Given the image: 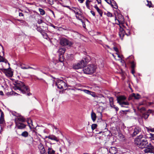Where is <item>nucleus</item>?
<instances>
[{
    "label": "nucleus",
    "mask_w": 154,
    "mask_h": 154,
    "mask_svg": "<svg viewBox=\"0 0 154 154\" xmlns=\"http://www.w3.org/2000/svg\"><path fill=\"white\" fill-rule=\"evenodd\" d=\"M148 143L145 136L142 135L137 136L134 140L135 144L141 149L145 148L147 145Z\"/></svg>",
    "instance_id": "nucleus-1"
},
{
    "label": "nucleus",
    "mask_w": 154,
    "mask_h": 154,
    "mask_svg": "<svg viewBox=\"0 0 154 154\" xmlns=\"http://www.w3.org/2000/svg\"><path fill=\"white\" fill-rule=\"evenodd\" d=\"M115 20L116 22V23L117 25H119L120 28L119 32V35L122 39L123 37L125 35V31H124L123 28L122 27L120 24H122L124 21V19L123 16L121 15H119L118 19L116 18L115 16Z\"/></svg>",
    "instance_id": "nucleus-2"
},
{
    "label": "nucleus",
    "mask_w": 154,
    "mask_h": 154,
    "mask_svg": "<svg viewBox=\"0 0 154 154\" xmlns=\"http://www.w3.org/2000/svg\"><path fill=\"white\" fill-rule=\"evenodd\" d=\"M14 85L15 90H19L23 94L25 93L26 91H29L28 87L26 86L24 83L21 81L15 82Z\"/></svg>",
    "instance_id": "nucleus-3"
},
{
    "label": "nucleus",
    "mask_w": 154,
    "mask_h": 154,
    "mask_svg": "<svg viewBox=\"0 0 154 154\" xmlns=\"http://www.w3.org/2000/svg\"><path fill=\"white\" fill-rule=\"evenodd\" d=\"M96 68V66L94 64H89L83 69V71L85 74H91L95 72Z\"/></svg>",
    "instance_id": "nucleus-4"
},
{
    "label": "nucleus",
    "mask_w": 154,
    "mask_h": 154,
    "mask_svg": "<svg viewBox=\"0 0 154 154\" xmlns=\"http://www.w3.org/2000/svg\"><path fill=\"white\" fill-rule=\"evenodd\" d=\"M88 62L86 59H85V61L84 60H82L74 64L72 66V67L74 69L82 68L86 65V63Z\"/></svg>",
    "instance_id": "nucleus-5"
},
{
    "label": "nucleus",
    "mask_w": 154,
    "mask_h": 154,
    "mask_svg": "<svg viewBox=\"0 0 154 154\" xmlns=\"http://www.w3.org/2000/svg\"><path fill=\"white\" fill-rule=\"evenodd\" d=\"M65 50V49L64 48H60L58 51L59 53L60 54L59 56V58L60 61V67H61V66L63 65V62L64 60V58L63 55V54L64 53Z\"/></svg>",
    "instance_id": "nucleus-6"
},
{
    "label": "nucleus",
    "mask_w": 154,
    "mask_h": 154,
    "mask_svg": "<svg viewBox=\"0 0 154 154\" xmlns=\"http://www.w3.org/2000/svg\"><path fill=\"white\" fill-rule=\"evenodd\" d=\"M147 145L144 148V152L145 153H154V147L150 143H148Z\"/></svg>",
    "instance_id": "nucleus-7"
},
{
    "label": "nucleus",
    "mask_w": 154,
    "mask_h": 154,
    "mask_svg": "<svg viewBox=\"0 0 154 154\" xmlns=\"http://www.w3.org/2000/svg\"><path fill=\"white\" fill-rule=\"evenodd\" d=\"M60 45L63 46H70L72 45V43L65 38H62L60 41Z\"/></svg>",
    "instance_id": "nucleus-8"
},
{
    "label": "nucleus",
    "mask_w": 154,
    "mask_h": 154,
    "mask_svg": "<svg viewBox=\"0 0 154 154\" xmlns=\"http://www.w3.org/2000/svg\"><path fill=\"white\" fill-rule=\"evenodd\" d=\"M49 144L50 145L51 144L48 142H46L45 143L46 147L48 148V154H56L55 151L52 149L51 146H48Z\"/></svg>",
    "instance_id": "nucleus-9"
},
{
    "label": "nucleus",
    "mask_w": 154,
    "mask_h": 154,
    "mask_svg": "<svg viewBox=\"0 0 154 154\" xmlns=\"http://www.w3.org/2000/svg\"><path fill=\"white\" fill-rule=\"evenodd\" d=\"M56 85L57 87V88L59 89H61L63 88L64 87L66 86L65 83L61 80H59L56 83Z\"/></svg>",
    "instance_id": "nucleus-10"
},
{
    "label": "nucleus",
    "mask_w": 154,
    "mask_h": 154,
    "mask_svg": "<svg viewBox=\"0 0 154 154\" xmlns=\"http://www.w3.org/2000/svg\"><path fill=\"white\" fill-rule=\"evenodd\" d=\"M38 148L41 154H47L45 147L43 144L40 143L38 146Z\"/></svg>",
    "instance_id": "nucleus-11"
},
{
    "label": "nucleus",
    "mask_w": 154,
    "mask_h": 154,
    "mask_svg": "<svg viewBox=\"0 0 154 154\" xmlns=\"http://www.w3.org/2000/svg\"><path fill=\"white\" fill-rule=\"evenodd\" d=\"M133 97H134L135 99H138L140 98L141 96L138 94L133 93L130 95L128 99L130 100L132 99Z\"/></svg>",
    "instance_id": "nucleus-12"
},
{
    "label": "nucleus",
    "mask_w": 154,
    "mask_h": 154,
    "mask_svg": "<svg viewBox=\"0 0 154 154\" xmlns=\"http://www.w3.org/2000/svg\"><path fill=\"white\" fill-rule=\"evenodd\" d=\"M140 131L141 129L140 128L138 127H135L134 129V132L132 135V137H133L136 136Z\"/></svg>",
    "instance_id": "nucleus-13"
},
{
    "label": "nucleus",
    "mask_w": 154,
    "mask_h": 154,
    "mask_svg": "<svg viewBox=\"0 0 154 154\" xmlns=\"http://www.w3.org/2000/svg\"><path fill=\"white\" fill-rule=\"evenodd\" d=\"M25 121V119L22 116H20L15 118V124L23 122Z\"/></svg>",
    "instance_id": "nucleus-14"
},
{
    "label": "nucleus",
    "mask_w": 154,
    "mask_h": 154,
    "mask_svg": "<svg viewBox=\"0 0 154 154\" xmlns=\"http://www.w3.org/2000/svg\"><path fill=\"white\" fill-rule=\"evenodd\" d=\"M76 18L79 20H80L82 17V13L81 10L80 11H78L75 13Z\"/></svg>",
    "instance_id": "nucleus-15"
},
{
    "label": "nucleus",
    "mask_w": 154,
    "mask_h": 154,
    "mask_svg": "<svg viewBox=\"0 0 154 154\" xmlns=\"http://www.w3.org/2000/svg\"><path fill=\"white\" fill-rule=\"evenodd\" d=\"M117 151V149L114 147H112L109 149V152L111 154H116Z\"/></svg>",
    "instance_id": "nucleus-16"
},
{
    "label": "nucleus",
    "mask_w": 154,
    "mask_h": 154,
    "mask_svg": "<svg viewBox=\"0 0 154 154\" xmlns=\"http://www.w3.org/2000/svg\"><path fill=\"white\" fill-rule=\"evenodd\" d=\"M17 128L19 129H23L25 128L26 125L22 123L16 124Z\"/></svg>",
    "instance_id": "nucleus-17"
},
{
    "label": "nucleus",
    "mask_w": 154,
    "mask_h": 154,
    "mask_svg": "<svg viewBox=\"0 0 154 154\" xmlns=\"http://www.w3.org/2000/svg\"><path fill=\"white\" fill-rule=\"evenodd\" d=\"M53 63L55 65L57 64V65L58 66L57 67L58 69L61 68H62V67L63 66H61V67H60V62L59 60V58L58 60L54 59L53 60Z\"/></svg>",
    "instance_id": "nucleus-18"
},
{
    "label": "nucleus",
    "mask_w": 154,
    "mask_h": 154,
    "mask_svg": "<svg viewBox=\"0 0 154 154\" xmlns=\"http://www.w3.org/2000/svg\"><path fill=\"white\" fill-rule=\"evenodd\" d=\"M152 111L151 110H149L147 112L144 113L142 115V118H144L145 119H146L148 117L149 113H151Z\"/></svg>",
    "instance_id": "nucleus-19"
},
{
    "label": "nucleus",
    "mask_w": 154,
    "mask_h": 154,
    "mask_svg": "<svg viewBox=\"0 0 154 154\" xmlns=\"http://www.w3.org/2000/svg\"><path fill=\"white\" fill-rule=\"evenodd\" d=\"M2 70H4L6 72V75L9 77H12L13 76V73L11 71H8L7 69H1Z\"/></svg>",
    "instance_id": "nucleus-20"
},
{
    "label": "nucleus",
    "mask_w": 154,
    "mask_h": 154,
    "mask_svg": "<svg viewBox=\"0 0 154 154\" xmlns=\"http://www.w3.org/2000/svg\"><path fill=\"white\" fill-rule=\"evenodd\" d=\"M49 139L55 141L57 142L59 141V140L57 138L53 135H49Z\"/></svg>",
    "instance_id": "nucleus-21"
},
{
    "label": "nucleus",
    "mask_w": 154,
    "mask_h": 154,
    "mask_svg": "<svg viewBox=\"0 0 154 154\" xmlns=\"http://www.w3.org/2000/svg\"><path fill=\"white\" fill-rule=\"evenodd\" d=\"M5 122V120L4 119V114L2 112V113L1 115L0 118V124H3Z\"/></svg>",
    "instance_id": "nucleus-22"
},
{
    "label": "nucleus",
    "mask_w": 154,
    "mask_h": 154,
    "mask_svg": "<svg viewBox=\"0 0 154 154\" xmlns=\"http://www.w3.org/2000/svg\"><path fill=\"white\" fill-rule=\"evenodd\" d=\"M126 99V97L124 96H120L117 98V100L118 103L124 101Z\"/></svg>",
    "instance_id": "nucleus-23"
},
{
    "label": "nucleus",
    "mask_w": 154,
    "mask_h": 154,
    "mask_svg": "<svg viewBox=\"0 0 154 154\" xmlns=\"http://www.w3.org/2000/svg\"><path fill=\"white\" fill-rule=\"evenodd\" d=\"M94 8L96 9L97 11L100 14V17L102 16L103 12L97 6V5H95L94 6Z\"/></svg>",
    "instance_id": "nucleus-24"
},
{
    "label": "nucleus",
    "mask_w": 154,
    "mask_h": 154,
    "mask_svg": "<svg viewBox=\"0 0 154 154\" xmlns=\"http://www.w3.org/2000/svg\"><path fill=\"white\" fill-rule=\"evenodd\" d=\"M0 62H4L5 63H8L9 66H10L9 63L8 62V60L4 58L3 57L1 56L0 55Z\"/></svg>",
    "instance_id": "nucleus-25"
},
{
    "label": "nucleus",
    "mask_w": 154,
    "mask_h": 154,
    "mask_svg": "<svg viewBox=\"0 0 154 154\" xmlns=\"http://www.w3.org/2000/svg\"><path fill=\"white\" fill-rule=\"evenodd\" d=\"M118 103L119 104L121 105L122 107H123L124 105H128L129 104L128 102L127 101H123Z\"/></svg>",
    "instance_id": "nucleus-26"
},
{
    "label": "nucleus",
    "mask_w": 154,
    "mask_h": 154,
    "mask_svg": "<svg viewBox=\"0 0 154 154\" xmlns=\"http://www.w3.org/2000/svg\"><path fill=\"white\" fill-rule=\"evenodd\" d=\"M25 65L23 64H21L20 65V68L23 69H35L33 67L30 66H28L27 67H26Z\"/></svg>",
    "instance_id": "nucleus-27"
},
{
    "label": "nucleus",
    "mask_w": 154,
    "mask_h": 154,
    "mask_svg": "<svg viewBox=\"0 0 154 154\" xmlns=\"http://www.w3.org/2000/svg\"><path fill=\"white\" fill-rule=\"evenodd\" d=\"M91 116L92 120L94 122L96 118V116L95 113L92 111L91 113Z\"/></svg>",
    "instance_id": "nucleus-28"
},
{
    "label": "nucleus",
    "mask_w": 154,
    "mask_h": 154,
    "mask_svg": "<svg viewBox=\"0 0 154 154\" xmlns=\"http://www.w3.org/2000/svg\"><path fill=\"white\" fill-rule=\"evenodd\" d=\"M34 141V140L33 138L31 136L29 137L27 139L28 142L29 143V144H32Z\"/></svg>",
    "instance_id": "nucleus-29"
},
{
    "label": "nucleus",
    "mask_w": 154,
    "mask_h": 154,
    "mask_svg": "<svg viewBox=\"0 0 154 154\" xmlns=\"http://www.w3.org/2000/svg\"><path fill=\"white\" fill-rule=\"evenodd\" d=\"M29 135L28 133L26 131H25L22 132L21 135L22 136L25 137H28Z\"/></svg>",
    "instance_id": "nucleus-30"
},
{
    "label": "nucleus",
    "mask_w": 154,
    "mask_h": 154,
    "mask_svg": "<svg viewBox=\"0 0 154 154\" xmlns=\"http://www.w3.org/2000/svg\"><path fill=\"white\" fill-rule=\"evenodd\" d=\"M27 122L30 128H33L32 127V120L31 119H28Z\"/></svg>",
    "instance_id": "nucleus-31"
},
{
    "label": "nucleus",
    "mask_w": 154,
    "mask_h": 154,
    "mask_svg": "<svg viewBox=\"0 0 154 154\" xmlns=\"http://www.w3.org/2000/svg\"><path fill=\"white\" fill-rule=\"evenodd\" d=\"M104 14L105 15H106L109 17H112L113 16L112 14L109 12H107V13L104 12Z\"/></svg>",
    "instance_id": "nucleus-32"
},
{
    "label": "nucleus",
    "mask_w": 154,
    "mask_h": 154,
    "mask_svg": "<svg viewBox=\"0 0 154 154\" xmlns=\"http://www.w3.org/2000/svg\"><path fill=\"white\" fill-rule=\"evenodd\" d=\"M131 34V32L129 29H126L125 31V35H126L127 36L130 35Z\"/></svg>",
    "instance_id": "nucleus-33"
},
{
    "label": "nucleus",
    "mask_w": 154,
    "mask_h": 154,
    "mask_svg": "<svg viewBox=\"0 0 154 154\" xmlns=\"http://www.w3.org/2000/svg\"><path fill=\"white\" fill-rule=\"evenodd\" d=\"M92 2L91 0H87L86 2V5L87 8L88 9H89L90 6L89 4L90 2Z\"/></svg>",
    "instance_id": "nucleus-34"
},
{
    "label": "nucleus",
    "mask_w": 154,
    "mask_h": 154,
    "mask_svg": "<svg viewBox=\"0 0 154 154\" xmlns=\"http://www.w3.org/2000/svg\"><path fill=\"white\" fill-rule=\"evenodd\" d=\"M73 9V11L72 12H74L75 13L78 11H80L81 9L79 8L72 7Z\"/></svg>",
    "instance_id": "nucleus-35"
},
{
    "label": "nucleus",
    "mask_w": 154,
    "mask_h": 154,
    "mask_svg": "<svg viewBox=\"0 0 154 154\" xmlns=\"http://www.w3.org/2000/svg\"><path fill=\"white\" fill-rule=\"evenodd\" d=\"M79 90H80L82 91L81 89H79ZM82 91H83L85 93L90 95V94H91V91L86 89H84L82 90Z\"/></svg>",
    "instance_id": "nucleus-36"
},
{
    "label": "nucleus",
    "mask_w": 154,
    "mask_h": 154,
    "mask_svg": "<svg viewBox=\"0 0 154 154\" xmlns=\"http://www.w3.org/2000/svg\"><path fill=\"white\" fill-rule=\"evenodd\" d=\"M109 101L110 106L111 107H112V105H113V98L112 97H110L109 98Z\"/></svg>",
    "instance_id": "nucleus-37"
},
{
    "label": "nucleus",
    "mask_w": 154,
    "mask_h": 154,
    "mask_svg": "<svg viewBox=\"0 0 154 154\" xmlns=\"http://www.w3.org/2000/svg\"><path fill=\"white\" fill-rule=\"evenodd\" d=\"M38 10L40 12V14L43 15L45 14V11L43 9L39 8L38 9Z\"/></svg>",
    "instance_id": "nucleus-38"
},
{
    "label": "nucleus",
    "mask_w": 154,
    "mask_h": 154,
    "mask_svg": "<svg viewBox=\"0 0 154 154\" xmlns=\"http://www.w3.org/2000/svg\"><path fill=\"white\" fill-rule=\"evenodd\" d=\"M42 35L43 36V37L47 39L48 37L46 33L44 31L41 33Z\"/></svg>",
    "instance_id": "nucleus-39"
},
{
    "label": "nucleus",
    "mask_w": 154,
    "mask_h": 154,
    "mask_svg": "<svg viewBox=\"0 0 154 154\" xmlns=\"http://www.w3.org/2000/svg\"><path fill=\"white\" fill-rule=\"evenodd\" d=\"M113 48L114 51L117 52L116 54L118 55V57H120L118 53L119 52V50L118 48L116 47H114Z\"/></svg>",
    "instance_id": "nucleus-40"
},
{
    "label": "nucleus",
    "mask_w": 154,
    "mask_h": 154,
    "mask_svg": "<svg viewBox=\"0 0 154 154\" xmlns=\"http://www.w3.org/2000/svg\"><path fill=\"white\" fill-rule=\"evenodd\" d=\"M37 30L38 31L40 32L41 33L44 31L39 26H37Z\"/></svg>",
    "instance_id": "nucleus-41"
},
{
    "label": "nucleus",
    "mask_w": 154,
    "mask_h": 154,
    "mask_svg": "<svg viewBox=\"0 0 154 154\" xmlns=\"http://www.w3.org/2000/svg\"><path fill=\"white\" fill-rule=\"evenodd\" d=\"M97 125L96 124H93L91 125V128L93 130L95 129L97 127Z\"/></svg>",
    "instance_id": "nucleus-42"
},
{
    "label": "nucleus",
    "mask_w": 154,
    "mask_h": 154,
    "mask_svg": "<svg viewBox=\"0 0 154 154\" xmlns=\"http://www.w3.org/2000/svg\"><path fill=\"white\" fill-rule=\"evenodd\" d=\"M108 4L111 5L112 7L113 6V5L112 4V3L111 0H104Z\"/></svg>",
    "instance_id": "nucleus-43"
},
{
    "label": "nucleus",
    "mask_w": 154,
    "mask_h": 154,
    "mask_svg": "<svg viewBox=\"0 0 154 154\" xmlns=\"http://www.w3.org/2000/svg\"><path fill=\"white\" fill-rule=\"evenodd\" d=\"M63 6L64 7H66L69 8L70 11H73V9H72V7L71 8L69 6L67 5H63Z\"/></svg>",
    "instance_id": "nucleus-44"
},
{
    "label": "nucleus",
    "mask_w": 154,
    "mask_h": 154,
    "mask_svg": "<svg viewBox=\"0 0 154 154\" xmlns=\"http://www.w3.org/2000/svg\"><path fill=\"white\" fill-rule=\"evenodd\" d=\"M43 22V20L42 19H38L37 21V22L38 23L40 24Z\"/></svg>",
    "instance_id": "nucleus-45"
},
{
    "label": "nucleus",
    "mask_w": 154,
    "mask_h": 154,
    "mask_svg": "<svg viewBox=\"0 0 154 154\" xmlns=\"http://www.w3.org/2000/svg\"><path fill=\"white\" fill-rule=\"evenodd\" d=\"M148 3L147 4V6H148L150 8L151 7V5H152V3L151 2H149L148 0L147 1Z\"/></svg>",
    "instance_id": "nucleus-46"
},
{
    "label": "nucleus",
    "mask_w": 154,
    "mask_h": 154,
    "mask_svg": "<svg viewBox=\"0 0 154 154\" xmlns=\"http://www.w3.org/2000/svg\"><path fill=\"white\" fill-rule=\"evenodd\" d=\"M112 107L115 109L116 111H117L119 110L118 108L115 105H114L113 104V105H112Z\"/></svg>",
    "instance_id": "nucleus-47"
},
{
    "label": "nucleus",
    "mask_w": 154,
    "mask_h": 154,
    "mask_svg": "<svg viewBox=\"0 0 154 154\" xmlns=\"http://www.w3.org/2000/svg\"><path fill=\"white\" fill-rule=\"evenodd\" d=\"M81 22H82V26H83V27L84 28H85V26H86V25H85V23L81 19V20H80Z\"/></svg>",
    "instance_id": "nucleus-48"
},
{
    "label": "nucleus",
    "mask_w": 154,
    "mask_h": 154,
    "mask_svg": "<svg viewBox=\"0 0 154 154\" xmlns=\"http://www.w3.org/2000/svg\"><path fill=\"white\" fill-rule=\"evenodd\" d=\"M47 1L51 5H52L54 4L53 0H47Z\"/></svg>",
    "instance_id": "nucleus-49"
},
{
    "label": "nucleus",
    "mask_w": 154,
    "mask_h": 154,
    "mask_svg": "<svg viewBox=\"0 0 154 154\" xmlns=\"http://www.w3.org/2000/svg\"><path fill=\"white\" fill-rule=\"evenodd\" d=\"M147 130L149 131H150L151 132H154V128H146Z\"/></svg>",
    "instance_id": "nucleus-50"
},
{
    "label": "nucleus",
    "mask_w": 154,
    "mask_h": 154,
    "mask_svg": "<svg viewBox=\"0 0 154 154\" xmlns=\"http://www.w3.org/2000/svg\"><path fill=\"white\" fill-rule=\"evenodd\" d=\"M131 64L132 69H134L135 67V64H134L133 62L131 63Z\"/></svg>",
    "instance_id": "nucleus-51"
},
{
    "label": "nucleus",
    "mask_w": 154,
    "mask_h": 154,
    "mask_svg": "<svg viewBox=\"0 0 154 154\" xmlns=\"http://www.w3.org/2000/svg\"><path fill=\"white\" fill-rule=\"evenodd\" d=\"M151 137L152 138V139L154 140V134H150Z\"/></svg>",
    "instance_id": "nucleus-52"
},
{
    "label": "nucleus",
    "mask_w": 154,
    "mask_h": 154,
    "mask_svg": "<svg viewBox=\"0 0 154 154\" xmlns=\"http://www.w3.org/2000/svg\"><path fill=\"white\" fill-rule=\"evenodd\" d=\"M90 95H91L93 97H95V93L94 92H91V94H90Z\"/></svg>",
    "instance_id": "nucleus-53"
},
{
    "label": "nucleus",
    "mask_w": 154,
    "mask_h": 154,
    "mask_svg": "<svg viewBox=\"0 0 154 154\" xmlns=\"http://www.w3.org/2000/svg\"><path fill=\"white\" fill-rule=\"evenodd\" d=\"M90 12L93 16H95V12L94 11H91Z\"/></svg>",
    "instance_id": "nucleus-54"
},
{
    "label": "nucleus",
    "mask_w": 154,
    "mask_h": 154,
    "mask_svg": "<svg viewBox=\"0 0 154 154\" xmlns=\"http://www.w3.org/2000/svg\"><path fill=\"white\" fill-rule=\"evenodd\" d=\"M112 1L114 2V3H115V6L116 7H115V8L116 9H117V8H118V6H117V4L116 3V2L113 0H112Z\"/></svg>",
    "instance_id": "nucleus-55"
},
{
    "label": "nucleus",
    "mask_w": 154,
    "mask_h": 154,
    "mask_svg": "<svg viewBox=\"0 0 154 154\" xmlns=\"http://www.w3.org/2000/svg\"><path fill=\"white\" fill-rule=\"evenodd\" d=\"M19 16H23V14L22 13L20 12L19 13Z\"/></svg>",
    "instance_id": "nucleus-56"
},
{
    "label": "nucleus",
    "mask_w": 154,
    "mask_h": 154,
    "mask_svg": "<svg viewBox=\"0 0 154 154\" xmlns=\"http://www.w3.org/2000/svg\"><path fill=\"white\" fill-rule=\"evenodd\" d=\"M97 3L98 4H100L101 3V0H96Z\"/></svg>",
    "instance_id": "nucleus-57"
},
{
    "label": "nucleus",
    "mask_w": 154,
    "mask_h": 154,
    "mask_svg": "<svg viewBox=\"0 0 154 154\" xmlns=\"http://www.w3.org/2000/svg\"><path fill=\"white\" fill-rule=\"evenodd\" d=\"M50 11L52 13V14L54 16V17H55V16L54 13V12L53 11H52L51 10Z\"/></svg>",
    "instance_id": "nucleus-58"
},
{
    "label": "nucleus",
    "mask_w": 154,
    "mask_h": 154,
    "mask_svg": "<svg viewBox=\"0 0 154 154\" xmlns=\"http://www.w3.org/2000/svg\"><path fill=\"white\" fill-rule=\"evenodd\" d=\"M78 1L81 3H83L84 1V0H78Z\"/></svg>",
    "instance_id": "nucleus-59"
},
{
    "label": "nucleus",
    "mask_w": 154,
    "mask_h": 154,
    "mask_svg": "<svg viewBox=\"0 0 154 154\" xmlns=\"http://www.w3.org/2000/svg\"><path fill=\"white\" fill-rule=\"evenodd\" d=\"M0 94L1 95H4V93L2 91H0Z\"/></svg>",
    "instance_id": "nucleus-60"
},
{
    "label": "nucleus",
    "mask_w": 154,
    "mask_h": 154,
    "mask_svg": "<svg viewBox=\"0 0 154 154\" xmlns=\"http://www.w3.org/2000/svg\"><path fill=\"white\" fill-rule=\"evenodd\" d=\"M131 72H132V73L133 74H134V73H135V71H134V69H132Z\"/></svg>",
    "instance_id": "nucleus-61"
},
{
    "label": "nucleus",
    "mask_w": 154,
    "mask_h": 154,
    "mask_svg": "<svg viewBox=\"0 0 154 154\" xmlns=\"http://www.w3.org/2000/svg\"><path fill=\"white\" fill-rule=\"evenodd\" d=\"M53 128L56 130L57 129V128L55 126H53Z\"/></svg>",
    "instance_id": "nucleus-62"
},
{
    "label": "nucleus",
    "mask_w": 154,
    "mask_h": 154,
    "mask_svg": "<svg viewBox=\"0 0 154 154\" xmlns=\"http://www.w3.org/2000/svg\"><path fill=\"white\" fill-rule=\"evenodd\" d=\"M59 150L60 151V152H62V148L60 147L59 148Z\"/></svg>",
    "instance_id": "nucleus-63"
},
{
    "label": "nucleus",
    "mask_w": 154,
    "mask_h": 154,
    "mask_svg": "<svg viewBox=\"0 0 154 154\" xmlns=\"http://www.w3.org/2000/svg\"><path fill=\"white\" fill-rule=\"evenodd\" d=\"M45 138H48L49 139V136H46L45 137Z\"/></svg>",
    "instance_id": "nucleus-64"
}]
</instances>
